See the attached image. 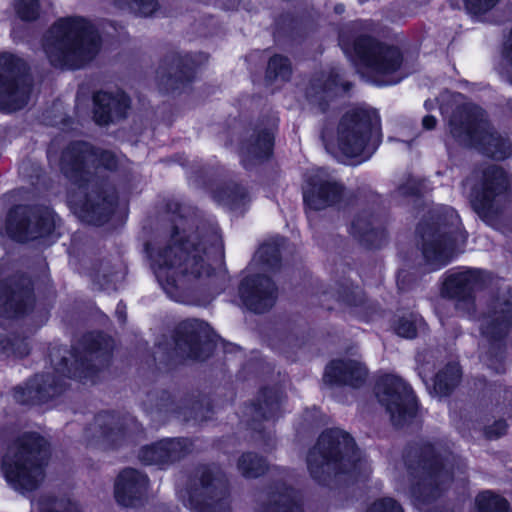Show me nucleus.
<instances>
[{
	"mask_svg": "<svg viewBox=\"0 0 512 512\" xmlns=\"http://www.w3.org/2000/svg\"><path fill=\"white\" fill-rule=\"evenodd\" d=\"M404 463L411 478V496L419 503H429L439 497L454 476V466L461 473L465 464L440 441L421 440L409 445Z\"/></svg>",
	"mask_w": 512,
	"mask_h": 512,
	"instance_id": "f257e3e1",
	"label": "nucleus"
},
{
	"mask_svg": "<svg viewBox=\"0 0 512 512\" xmlns=\"http://www.w3.org/2000/svg\"><path fill=\"white\" fill-rule=\"evenodd\" d=\"M199 242L198 232L186 234L177 227L169 244L150 255L156 277L168 294L172 295L174 288H184L191 281L210 275L209 251L206 246L199 248Z\"/></svg>",
	"mask_w": 512,
	"mask_h": 512,
	"instance_id": "f03ea898",
	"label": "nucleus"
},
{
	"mask_svg": "<svg viewBox=\"0 0 512 512\" xmlns=\"http://www.w3.org/2000/svg\"><path fill=\"white\" fill-rule=\"evenodd\" d=\"M94 354H49L51 368L36 374L25 386L14 389V399L23 405L43 404L61 395L68 387L67 380H77L83 384H94L99 378L100 369Z\"/></svg>",
	"mask_w": 512,
	"mask_h": 512,
	"instance_id": "7ed1b4c3",
	"label": "nucleus"
},
{
	"mask_svg": "<svg viewBox=\"0 0 512 512\" xmlns=\"http://www.w3.org/2000/svg\"><path fill=\"white\" fill-rule=\"evenodd\" d=\"M307 467L311 477L320 485H330L342 476L358 479L370 472L354 439L338 428L322 432L308 453Z\"/></svg>",
	"mask_w": 512,
	"mask_h": 512,
	"instance_id": "20e7f679",
	"label": "nucleus"
},
{
	"mask_svg": "<svg viewBox=\"0 0 512 512\" xmlns=\"http://www.w3.org/2000/svg\"><path fill=\"white\" fill-rule=\"evenodd\" d=\"M99 48L97 31L83 17L59 19L43 39V49L50 63L60 68H81L94 58Z\"/></svg>",
	"mask_w": 512,
	"mask_h": 512,
	"instance_id": "39448f33",
	"label": "nucleus"
},
{
	"mask_svg": "<svg viewBox=\"0 0 512 512\" xmlns=\"http://www.w3.org/2000/svg\"><path fill=\"white\" fill-rule=\"evenodd\" d=\"M49 445L35 432L17 437L2 458L1 466L8 484L21 493L35 490L44 478Z\"/></svg>",
	"mask_w": 512,
	"mask_h": 512,
	"instance_id": "423d86ee",
	"label": "nucleus"
},
{
	"mask_svg": "<svg viewBox=\"0 0 512 512\" xmlns=\"http://www.w3.org/2000/svg\"><path fill=\"white\" fill-rule=\"evenodd\" d=\"M178 498L190 512H231L228 479L215 464L197 466Z\"/></svg>",
	"mask_w": 512,
	"mask_h": 512,
	"instance_id": "0eeeda50",
	"label": "nucleus"
},
{
	"mask_svg": "<svg viewBox=\"0 0 512 512\" xmlns=\"http://www.w3.org/2000/svg\"><path fill=\"white\" fill-rule=\"evenodd\" d=\"M340 44L345 54L358 62L359 73L376 85H392L402 79L397 73L401 55L396 48L383 46L369 37H360L353 45L342 37Z\"/></svg>",
	"mask_w": 512,
	"mask_h": 512,
	"instance_id": "6e6552de",
	"label": "nucleus"
},
{
	"mask_svg": "<svg viewBox=\"0 0 512 512\" xmlns=\"http://www.w3.org/2000/svg\"><path fill=\"white\" fill-rule=\"evenodd\" d=\"M381 123L378 113L368 109H353L341 119L336 145L347 157L366 160L381 143Z\"/></svg>",
	"mask_w": 512,
	"mask_h": 512,
	"instance_id": "1a4fd4ad",
	"label": "nucleus"
},
{
	"mask_svg": "<svg viewBox=\"0 0 512 512\" xmlns=\"http://www.w3.org/2000/svg\"><path fill=\"white\" fill-rule=\"evenodd\" d=\"M510 198H512V179L508 173L496 165L482 171L470 193L473 210L489 225H494Z\"/></svg>",
	"mask_w": 512,
	"mask_h": 512,
	"instance_id": "9d476101",
	"label": "nucleus"
},
{
	"mask_svg": "<svg viewBox=\"0 0 512 512\" xmlns=\"http://www.w3.org/2000/svg\"><path fill=\"white\" fill-rule=\"evenodd\" d=\"M465 112V121L459 127L456 116L450 121L451 134L490 157L496 159L507 157L511 151V144L491 130L484 111L477 106H470L465 108Z\"/></svg>",
	"mask_w": 512,
	"mask_h": 512,
	"instance_id": "9b49d317",
	"label": "nucleus"
},
{
	"mask_svg": "<svg viewBox=\"0 0 512 512\" xmlns=\"http://www.w3.org/2000/svg\"><path fill=\"white\" fill-rule=\"evenodd\" d=\"M375 395L396 427L404 426L417 415L418 402L411 386L396 374L380 375Z\"/></svg>",
	"mask_w": 512,
	"mask_h": 512,
	"instance_id": "f8f14e48",
	"label": "nucleus"
},
{
	"mask_svg": "<svg viewBox=\"0 0 512 512\" xmlns=\"http://www.w3.org/2000/svg\"><path fill=\"white\" fill-rule=\"evenodd\" d=\"M31 84L25 63L13 55H0V109L12 112L29 101Z\"/></svg>",
	"mask_w": 512,
	"mask_h": 512,
	"instance_id": "ddd939ff",
	"label": "nucleus"
},
{
	"mask_svg": "<svg viewBox=\"0 0 512 512\" xmlns=\"http://www.w3.org/2000/svg\"><path fill=\"white\" fill-rule=\"evenodd\" d=\"M138 430V422L129 415L101 412L85 429L84 439L89 446L103 449L116 448L127 442Z\"/></svg>",
	"mask_w": 512,
	"mask_h": 512,
	"instance_id": "4468645a",
	"label": "nucleus"
},
{
	"mask_svg": "<svg viewBox=\"0 0 512 512\" xmlns=\"http://www.w3.org/2000/svg\"><path fill=\"white\" fill-rule=\"evenodd\" d=\"M452 228L437 236L423 246V255L431 270L440 269L448 264L466 243V235L460 227V219L453 209L448 210Z\"/></svg>",
	"mask_w": 512,
	"mask_h": 512,
	"instance_id": "2eb2a0df",
	"label": "nucleus"
},
{
	"mask_svg": "<svg viewBox=\"0 0 512 512\" xmlns=\"http://www.w3.org/2000/svg\"><path fill=\"white\" fill-rule=\"evenodd\" d=\"M54 227V217L50 212L39 216L20 206L9 212L6 232L17 241H27L49 235Z\"/></svg>",
	"mask_w": 512,
	"mask_h": 512,
	"instance_id": "dca6fc26",
	"label": "nucleus"
},
{
	"mask_svg": "<svg viewBox=\"0 0 512 512\" xmlns=\"http://www.w3.org/2000/svg\"><path fill=\"white\" fill-rule=\"evenodd\" d=\"M62 170L68 177H75L91 166H103L113 169L116 166L115 156L108 151L98 152L86 143H76L69 147L62 157Z\"/></svg>",
	"mask_w": 512,
	"mask_h": 512,
	"instance_id": "f3484780",
	"label": "nucleus"
},
{
	"mask_svg": "<svg viewBox=\"0 0 512 512\" xmlns=\"http://www.w3.org/2000/svg\"><path fill=\"white\" fill-rule=\"evenodd\" d=\"M192 442L187 438H166L140 449L138 458L146 465L169 466L190 454Z\"/></svg>",
	"mask_w": 512,
	"mask_h": 512,
	"instance_id": "a211bd4d",
	"label": "nucleus"
},
{
	"mask_svg": "<svg viewBox=\"0 0 512 512\" xmlns=\"http://www.w3.org/2000/svg\"><path fill=\"white\" fill-rule=\"evenodd\" d=\"M369 370L358 360L345 358L331 361L324 370L323 382L328 385L362 388L368 381Z\"/></svg>",
	"mask_w": 512,
	"mask_h": 512,
	"instance_id": "6ab92c4d",
	"label": "nucleus"
},
{
	"mask_svg": "<svg viewBox=\"0 0 512 512\" xmlns=\"http://www.w3.org/2000/svg\"><path fill=\"white\" fill-rule=\"evenodd\" d=\"M512 326V296L497 299L489 309L482 324V341L491 349L500 347L508 329Z\"/></svg>",
	"mask_w": 512,
	"mask_h": 512,
	"instance_id": "aec40b11",
	"label": "nucleus"
},
{
	"mask_svg": "<svg viewBox=\"0 0 512 512\" xmlns=\"http://www.w3.org/2000/svg\"><path fill=\"white\" fill-rule=\"evenodd\" d=\"M342 192V187L327 171L319 169L311 176L304 187V201L314 210L323 209L336 203Z\"/></svg>",
	"mask_w": 512,
	"mask_h": 512,
	"instance_id": "412c9836",
	"label": "nucleus"
},
{
	"mask_svg": "<svg viewBox=\"0 0 512 512\" xmlns=\"http://www.w3.org/2000/svg\"><path fill=\"white\" fill-rule=\"evenodd\" d=\"M243 304L251 311L261 313L271 308L276 299V288L266 276L246 277L239 288Z\"/></svg>",
	"mask_w": 512,
	"mask_h": 512,
	"instance_id": "4be33fe9",
	"label": "nucleus"
},
{
	"mask_svg": "<svg viewBox=\"0 0 512 512\" xmlns=\"http://www.w3.org/2000/svg\"><path fill=\"white\" fill-rule=\"evenodd\" d=\"M147 487L146 475L133 468L124 469L115 481V499L124 507H133L142 500Z\"/></svg>",
	"mask_w": 512,
	"mask_h": 512,
	"instance_id": "5701e85b",
	"label": "nucleus"
},
{
	"mask_svg": "<svg viewBox=\"0 0 512 512\" xmlns=\"http://www.w3.org/2000/svg\"><path fill=\"white\" fill-rule=\"evenodd\" d=\"M484 283V274L481 270L461 268L446 274L442 292L448 297H464L474 289L480 288Z\"/></svg>",
	"mask_w": 512,
	"mask_h": 512,
	"instance_id": "b1692460",
	"label": "nucleus"
},
{
	"mask_svg": "<svg viewBox=\"0 0 512 512\" xmlns=\"http://www.w3.org/2000/svg\"><path fill=\"white\" fill-rule=\"evenodd\" d=\"M94 104V117L100 125L124 116L129 107L128 98L122 91L115 94L98 92L94 96Z\"/></svg>",
	"mask_w": 512,
	"mask_h": 512,
	"instance_id": "393cba45",
	"label": "nucleus"
},
{
	"mask_svg": "<svg viewBox=\"0 0 512 512\" xmlns=\"http://www.w3.org/2000/svg\"><path fill=\"white\" fill-rule=\"evenodd\" d=\"M281 396L277 389H263L255 403L249 407L251 415L250 426L253 430L262 434V429L258 427L261 420H274L280 413Z\"/></svg>",
	"mask_w": 512,
	"mask_h": 512,
	"instance_id": "a878e982",
	"label": "nucleus"
},
{
	"mask_svg": "<svg viewBox=\"0 0 512 512\" xmlns=\"http://www.w3.org/2000/svg\"><path fill=\"white\" fill-rule=\"evenodd\" d=\"M257 512H302V506L297 493L281 482L276 484L267 503H262Z\"/></svg>",
	"mask_w": 512,
	"mask_h": 512,
	"instance_id": "bb28decb",
	"label": "nucleus"
},
{
	"mask_svg": "<svg viewBox=\"0 0 512 512\" xmlns=\"http://www.w3.org/2000/svg\"><path fill=\"white\" fill-rule=\"evenodd\" d=\"M462 371L457 362H449L434 379V392L439 396H448L459 385Z\"/></svg>",
	"mask_w": 512,
	"mask_h": 512,
	"instance_id": "cd10ccee",
	"label": "nucleus"
},
{
	"mask_svg": "<svg viewBox=\"0 0 512 512\" xmlns=\"http://www.w3.org/2000/svg\"><path fill=\"white\" fill-rule=\"evenodd\" d=\"M273 147V134L264 131L247 144L242 151L244 161L250 159H264L271 154Z\"/></svg>",
	"mask_w": 512,
	"mask_h": 512,
	"instance_id": "c85d7f7f",
	"label": "nucleus"
},
{
	"mask_svg": "<svg viewBox=\"0 0 512 512\" xmlns=\"http://www.w3.org/2000/svg\"><path fill=\"white\" fill-rule=\"evenodd\" d=\"M238 471L245 478H257L268 468L266 460L255 453H244L237 463Z\"/></svg>",
	"mask_w": 512,
	"mask_h": 512,
	"instance_id": "c756f323",
	"label": "nucleus"
},
{
	"mask_svg": "<svg viewBox=\"0 0 512 512\" xmlns=\"http://www.w3.org/2000/svg\"><path fill=\"white\" fill-rule=\"evenodd\" d=\"M205 324L196 319L183 321L178 327L180 341L185 342L191 349L202 340Z\"/></svg>",
	"mask_w": 512,
	"mask_h": 512,
	"instance_id": "7c9ffc66",
	"label": "nucleus"
},
{
	"mask_svg": "<svg viewBox=\"0 0 512 512\" xmlns=\"http://www.w3.org/2000/svg\"><path fill=\"white\" fill-rule=\"evenodd\" d=\"M476 504L478 512H510L507 500L491 491L480 493Z\"/></svg>",
	"mask_w": 512,
	"mask_h": 512,
	"instance_id": "2f4dec72",
	"label": "nucleus"
},
{
	"mask_svg": "<svg viewBox=\"0 0 512 512\" xmlns=\"http://www.w3.org/2000/svg\"><path fill=\"white\" fill-rule=\"evenodd\" d=\"M282 239H276L271 242L264 243L258 249L254 261L259 260L264 266L274 268L280 260V250Z\"/></svg>",
	"mask_w": 512,
	"mask_h": 512,
	"instance_id": "473e14b6",
	"label": "nucleus"
},
{
	"mask_svg": "<svg viewBox=\"0 0 512 512\" xmlns=\"http://www.w3.org/2000/svg\"><path fill=\"white\" fill-rule=\"evenodd\" d=\"M50 7L48 0H17L15 4L17 14L24 20H33L39 12Z\"/></svg>",
	"mask_w": 512,
	"mask_h": 512,
	"instance_id": "72a5a7b5",
	"label": "nucleus"
},
{
	"mask_svg": "<svg viewBox=\"0 0 512 512\" xmlns=\"http://www.w3.org/2000/svg\"><path fill=\"white\" fill-rule=\"evenodd\" d=\"M424 326L422 317L414 314L400 318L395 324L396 333L404 338H413L417 331Z\"/></svg>",
	"mask_w": 512,
	"mask_h": 512,
	"instance_id": "f704fd0d",
	"label": "nucleus"
},
{
	"mask_svg": "<svg viewBox=\"0 0 512 512\" xmlns=\"http://www.w3.org/2000/svg\"><path fill=\"white\" fill-rule=\"evenodd\" d=\"M38 505L41 512H80L77 504L65 498L42 497Z\"/></svg>",
	"mask_w": 512,
	"mask_h": 512,
	"instance_id": "c9c22d12",
	"label": "nucleus"
},
{
	"mask_svg": "<svg viewBox=\"0 0 512 512\" xmlns=\"http://www.w3.org/2000/svg\"><path fill=\"white\" fill-rule=\"evenodd\" d=\"M144 405L147 410L150 411L156 409L157 411L176 412L174 408V401L172 400L171 395L166 391H162L160 396L158 393H149Z\"/></svg>",
	"mask_w": 512,
	"mask_h": 512,
	"instance_id": "e433bc0d",
	"label": "nucleus"
},
{
	"mask_svg": "<svg viewBox=\"0 0 512 512\" xmlns=\"http://www.w3.org/2000/svg\"><path fill=\"white\" fill-rule=\"evenodd\" d=\"M290 75V64L287 58L274 56L270 59L267 68V78L269 80H287Z\"/></svg>",
	"mask_w": 512,
	"mask_h": 512,
	"instance_id": "4c0bfd02",
	"label": "nucleus"
},
{
	"mask_svg": "<svg viewBox=\"0 0 512 512\" xmlns=\"http://www.w3.org/2000/svg\"><path fill=\"white\" fill-rule=\"evenodd\" d=\"M120 7H128L133 12L142 16H149L157 9L155 0H114Z\"/></svg>",
	"mask_w": 512,
	"mask_h": 512,
	"instance_id": "58836bf2",
	"label": "nucleus"
},
{
	"mask_svg": "<svg viewBox=\"0 0 512 512\" xmlns=\"http://www.w3.org/2000/svg\"><path fill=\"white\" fill-rule=\"evenodd\" d=\"M24 312V309L19 303H16L15 296L8 297V295L0 294V315L3 317H14Z\"/></svg>",
	"mask_w": 512,
	"mask_h": 512,
	"instance_id": "ea45409f",
	"label": "nucleus"
},
{
	"mask_svg": "<svg viewBox=\"0 0 512 512\" xmlns=\"http://www.w3.org/2000/svg\"><path fill=\"white\" fill-rule=\"evenodd\" d=\"M366 512H404L402 506L393 498L385 497L374 501Z\"/></svg>",
	"mask_w": 512,
	"mask_h": 512,
	"instance_id": "a19ab883",
	"label": "nucleus"
},
{
	"mask_svg": "<svg viewBox=\"0 0 512 512\" xmlns=\"http://www.w3.org/2000/svg\"><path fill=\"white\" fill-rule=\"evenodd\" d=\"M499 0H464L465 8L472 15H481L492 9Z\"/></svg>",
	"mask_w": 512,
	"mask_h": 512,
	"instance_id": "79ce46f5",
	"label": "nucleus"
},
{
	"mask_svg": "<svg viewBox=\"0 0 512 512\" xmlns=\"http://www.w3.org/2000/svg\"><path fill=\"white\" fill-rule=\"evenodd\" d=\"M416 362L418 374L423 380L435 369L434 354H417Z\"/></svg>",
	"mask_w": 512,
	"mask_h": 512,
	"instance_id": "37998d69",
	"label": "nucleus"
},
{
	"mask_svg": "<svg viewBox=\"0 0 512 512\" xmlns=\"http://www.w3.org/2000/svg\"><path fill=\"white\" fill-rule=\"evenodd\" d=\"M481 361L495 373H503L505 371L504 354H483Z\"/></svg>",
	"mask_w": 512,
	"mask_h": 512,
	"instance_id": "c03bdc74",
	"label": "nucleus"
},
{
	"mask_svg": "<svg viewBox=\"0 0 512 512\" xmlns=\"http://www.w3.org/2000/svg\"><path fill=\"white\" fill-rule=\"evenodd\" d=\"M108 204H109L108 202L103 201V203L101 205L98 204V205L94 206L87 202L84 204V206L82 208V212L87 214V217H90V220L92 222H94L95 224H99L101 221L102 212L106 211L108 209L107 208Z\"/></svg>",
	"mask_w": 512,
	"mask_h": 512,
	"instance_id": "a18cd8bd",
	"label": "nucleus"
},
{
	"mask_svg": "<svg viewBox=\"0 0 512 512\" xmlns=\"http://www.w3.org/2000/svg\"><path fill=\"white\" fill-rule=\"evenodd\" d=\"M91 343L88 347L90 352H96L100 350H108L111 348L112 340L102 334L91 335L89 340Z\"/></svg>",
	"mask_w": 512,
	"mask_h": 512,
	"instance_id": "49530a36",
	"label": "nucleus"
},
{
	"mask_svg": "<svg viewBox=\"0 0 512 512\" xmlns=\"http://www.w3.org/2000/svg\"><path fill=\"white\" fill-rule=\"evenodd\" d=\"M507 431V424L503 420H498L491 426H487L484 430L486 438L492 440L504 435Z\"/></svg>",
	"mask_w": 512,
	"mask_h": 512,
	"instance_id": "de8ad7c7",
	"label": "nucleus"
},
{
	"mask_svg": "<svg viewBox=\"0 0 512 512\" xmlns=\"http://www.w3.org/2000/svg\"><path fill=\"white\" fill-rule=\"evenodd\" d=\"M212 342L215 352H235V350H237V346L235 344L226 342L220 337H215Z\"/></svg>",
	"mask_w": 512,
	"mask_h": 512,
	"instance_id": "09e8293b",
	"label": "nucleus"
},
{
	"mask_svg": "<svg viewBox=\"0 0 512 512\" xmlns=\"http://www.w3.org/2000/svg\"><path fill=\"white\" fill-rule=\"evenodd\" d=\"M190 418H193L198 421H204L209 419V416L206 415V413L203 411V404L202 403H194L191 412L189 416L185 414V419L189 420Z\"/></svg>",
	"mask_w": 512,
	"mask_h": 512,
	"instance_id": "8fccbe9b",
	"label": "nucleus"
},
{
	"mask_svg": "<svg viewBox=\"0 0 512 512\" xmlns=\"http://www.w3.org/2000/svg\"><path fill=\"white\" fill-rule=\"evenodd\" d=\"M422 125L425 129H433L436 125V119L433 116H425L422 120Z\"/></svg>",
	"mask_w": 512,
	"mask_h": 512,
	"instance_id": "3c124183",
	"label": "nucleus"
},
{
	"mask_svg": "<svg viewBox=\"0 0 512 512\" xmlns=\"http://www.w3.org/2000/svg\"><path fill=\"white\" fill-rule=\"evenodd\" d=\"M352 229H353L354 233H361L362 227H361L360 221L354 222L352 224Z\"/></svg>",
	"mask_w": 512,
	"mask_h": 512,
	"instance_id": "603ef678",
	"label": "nucleus"
},
{
	"mask_svg": "<svg viewBox=\"0 0 512 512\" xmlns=\"http://www.w3.org/2000/svg\"><path fill=\"white\" fill-rule=\"evenodd\" d=\"M332 84H333V85H336L335 80H332V83H329L328 85H326V86L322 89L321 93L328 94V93H329V91H330V90H332V87H331V86H332Z\"/></svg>",
	"mask_w": 512,
	"mask_h": 512,
	"instance_id": "864d4df0",
	"label": "nucleus"
},
{
	"mask_svg": "<svg viewBox=\"0 0 512 512\" xmlns=\"http://www.w3.org/2000/svg\"><path fill=\"white\" fill-rule=\"evenodd\" d=\"M509 41H510V44H509V51H508L507 57L512 62V30H511V35H510Z\"/></svg>",
	"mask_w": 512,
	"mask_h": 512,
	"instance_id": "5fc2aeb1",
	"label": "nucleus"
},
{
	"mask_svg": "<svg viewBox=\"0 0 512 512\" xmlns=\"http://www.w3.org/2000/svg\"><path fill=\"white\" fill-rule=\"evenodd\" d=\"M336 11L339 12V13L342 12L343 11V6L342 5L337 6L336 7Z\"/></svg>",
	"mask_w": 512,
	"mask_h": 512,
	"instance_id": "6e6d98bb",
	"label": "nucleus"
},
{
	"mask_svg": "<svg viewBox=\"0 0 512 512\" xmlns=\"http://www.w3.org/2000/svg\"><path fill=\"white\" fill-rule=\"evenodd\" d=\"M273 440L272 436L270 434L267 435V442L268 445H270V442Z\"/></svg>",
	"mask_w": 512,
	"mask_h": 512,
	"instance_id": "4d7b16f0",
	"label": "nucleus"
},
{
	"mask_svg": "<svg viewBox=\"0 0 512 512\" xmlns=\"http://www.w3.org/2000/svg\"><path fill=\"white\" fill-rule=\"evenodd\" d=\"M181 355H182V354H179V353H176V354H166V356H168L169 358H170V356H176V357H178V356H181Z\"/></svg>",
	"mask_w": 512,
	"mask_h": 512,
	"instance_id": "13d9d810",
	"label": "nucleus"
},
{
	"mask_svg": "<svg viewBox=\"0 0 512 512\" xmlns=\"http://www.w3.org/2000/svg\"><path fill=\"white\" fill-rule=\"evenodd\" d=\"M183 73H184V72H183V71H181V74H183ZM176 77H177V79H182L183 75H178V76H176Z\"/></svg>",
	"mask_w": 512,
	"mask_h": 512,
	"instance_id": "bf43d9fd",
	"label": "nucleus"
},
{
	"mask_svg": "<svg viewBox=\"0 0 512 512\" xmlns=\"http://www.w3.org/2000/svg\"><path fill=\"white\" fill-rule=\"evenodd\" d=\"M210 239L216 240V236H215V235H211V236H210V238H209V240H210Z\"/></svg>",
	"mask_w": 512,
	"mask_h": 512,
	"instance_id": "052dcab7",
	"label": "nucleus"
},
{
	"mask_svg": "<svg viewBox=\"0 0 512 512\" xmlns=\"http://www.w3.org/2000/svg\"><path fill=\"white\" fill-rule=\"evenodd\" d=\"M454 97H455V98H460V97H461V95H460V94H457V95H455Z\"/></svg>",
	"mask_w": 512,
	"mask_h": 512,
	"instance_id": "680f3d73",
	"label": "nucleus"
}]
</instances>
